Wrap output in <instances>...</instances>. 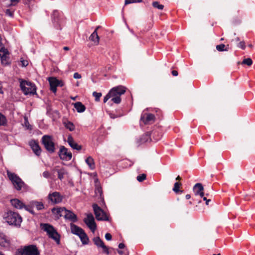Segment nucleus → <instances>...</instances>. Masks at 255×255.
Instances as JSON below:
<instances>
[{
  "instance_id": "6e6d98bb",
  "label": "nucleus",
  "mask_w": 255,
  "mask_h": 255,
  "mask_svg": "<svg viewBox=\"0 0 255 255\" xmlns=\"http://www.w3.org/2000/svg\"><path fill=\"white\" fill-rule=\"evenodd\" d=\"M63 49L64 50H66V51H68V50H70V48L69 47H67V46H65L63 47Z\"/></svg>"
},
{
  "instance_id": "f704fd0d",
  "label": "nucleus",
  "mask_w": 255,
  "mask_h": 255,
  "mask_svg": "<svg viewBox=\"0 0 255 255\" xmlns=\"http://www.w3.org/2000/svg\"><path fill=\"white\" fill-rule=\"evenodd\" d=\"M225 45L223 44H221L220 45H218L216 46V49L219 51H227L228 49L226 48H225Z\"/></svg>"
},
{
  "instance_id": "ddd939ff",
  "label": "nucleus",
  "mask_w": 255,
  "mask_h": 255,
  "mask_svg": "<svg viewBox=\"0 0 255 255\" xmlns=\"http://www.w3.org/2000/svg\"><path fill=\"white\" fill-rule=\"evenodd\" d=\"M48 81L50 86V90L54 93L56 92L57 87H62L63 86V82L61 80H58L55 77H50Z\"/></svg>"
},
{
  "instance_id": "58836bf2",
  "label": "nucleus",
  "mask_w": 255,
  "mask_h": 255,
  "mask_svg": "<svg viewBox=\"0 0 255 255\" xmlns=\"http://www.w3.org/2000/svg\"><path fill=\"white\" fill-rule=\"evenodd\" d=\"M13 12H14V11L13 10H10V9H7L5 10L6 15H7L10 17H13Z\"/></svg>"
},
{
  "instance_id": "338daca9",
  "label": "nucleus",
  "mask_w": 255,
  "mask_h": 255,
  "mask_svg": "<svg viewBox=\"0 0 255 255\" xmlns=\"http://www.w3.org/2000/svg\"><path fill=\"white\" fill-rule=\"evenodd\" d=\"M38 210H40V209H41L42 208H37Z\"/></svg>"
},
{
  "instance_id": "bf43d9fd",
  "label": "nucleus",
  "mask_w": 255,
  "mask_h": 255,
  "mask_svg": "<svg viewBox=\"0 0 255 255\" xmlns=\"http://www.w3.org/2000/svg\"><path fill=\"white\" fill-rule=\"evenodd\" d=\"M176 180H181V178L180 177V176H178L176 178Z\"/></svg>"
},
{
  "instance_id": "e2e57ef3",
  "label": "nucleus",
  "mask_w": 255,
  "mask_h": 255,
  "mask_svg": "<svg viewBox=\"0 0 255 255\" xmlns=\"http://www.w3.org/2000/svg\"><path fill=\"white\" fill-rule=\"evenodd\" d=\"M236 39H237V41H239V40H240L239 37H237V38H236Z\"/></svg>"
},
{
  "instance_id": "e433bc0d",
  "label": "nucleus",
  "mask_w": 255,
  "mask_h": 255,
  "mask_svg": "<svg viewBox=\"0 0 255 255\" xmlns=\"http://www.w3.org/2000/svg\"><path fill=\"white\" fill-rule=\"evenodd\" d=\"M146 174H142L137 176L136 179L139 182H142L146 179Z\"/></svg>"
},
{
  "instance_id": "5fc2aeb1",
  "label": "nucleus",
  "mask_w": 255,
  "mask_h": 255,
  "mask_svg": "<svg viewBox=\"0 0 255 255\" xmlns=\"http://www.w3.org/2000/svg\"><path fill=\"white\" fill-rule=\"evenodd\" d=\"M2 85H1V82L0 81V94H2L3 93V91H2Z\"/></svg>"
},
{
  "instance_id": "8fccbe9b",
  "label": "nucleus",
  "mask_w": 255,
  "mask_h": 255,
  "mask_svg": "<svg viewBox=\"0 0 255 255\" xmlns=\"http://www.w3.org/2000/svg\"><path fill=\"white\" fill-rule=\"evenodd\" d=\"M178 72H177V71H176V70H173V71H172V75H173V76H177V75H178Z\"/></svg>"
},
{
  "instance_id": "37998d69",
  "label": "nucleus",
  "mask_w": 255,
  "mask_h": 255,
  "mask_svg": "<svg viewBox=\"0 0 255 255\" xmlns=\"http://www.w3.org/2000/svg\"><path fill=\"white\" fill-rule=\"evenodd\" d=\"M20 63H21V65L24 67L27 66L28 64V62L27 60H21Z\"/></svg>"
},
{
  "instance_id": "7ed1b4c3",
  "label": "nucleus",
  "mask_w": 255,
  "mask_h": 255,
  "mask_svg": "<svg viewBox=\"0 0 255 255\" xmlns=\"http://www.w3.org/2000/svg\"><path fill=\"white\" fill-rule=\"evenodd\" d=\"M126 88L123 86H119L112 88L109 93L111 101L116 104H119L121 102V96L126 92Z\"/></svg>"
},
{
  "instance_id": "9d476101",
  "label": "nucleus",
  "mask_w": 255,
  "mask_h": 255,
  "mask_svg": "<svg viewBox=\"0 0 255 255\" xmlns=\"http://www.w3.org/2000/svg\"><path fill=\"white\" fill-rule=\"evenodd\" d=\"M155 118L154 115L148 113H143L140 117V125H151L154 123Z\"/></svg>"
},
{
  "instance_id": "f3484780",
  "label": "nucleus",
  "mask_w": 255,
  "mask_h": 255,
  "mask_svg": "<svg viewBox=\"0 0 255 255\" xmlns=\"http://www.w3.org/2000/svg\"><path fill=\"white\" fill-rule=\"evenodd\" d=\"M67 142L69 145L74 149L80 150L81 149L82 147L81 145L78 144L74 140L73 138L71 135H69L67 138Z\"/></svg>"
},
{
  "instance_id": "052dcab7",
  "label": "nucleus",
  "mask_w": 255,
  "mask_h": 255,
  "mask_svg": "<svg viewBox=\"0 0 255 255\" xmlns=\"http://www.w3.org/2000/svg\"><path fill=\"white\" fill-rule=\"evenodd\" d=\"M110 117L111 118L114 119L116 118V117L113 114H111Z\"/></svg>"
},
{
  "instance_id": "bb28decb",
  "label": "nucleus",
  "mask_w": 255,
  "mask_h": 255,
  "mask_svg": "<svg viewBox=\"0 0 255 255\" xmlns=\"http://www.w3.org/2000/svg\"><path fill=\"white\" fill-rule=\"evenodd\" d=\"M86 162L91 169H94L95 168V166L94 159L92 157L89 156L87 157L86 159Z\"/></svg>"
},
{
  "instance_id": "9b49d317",
  "label": "nucleus",
  "mask_w": 255,
  "mask_h": 255,
  "mask_svg": "<svg viewBox=\"0 0 255 255\" xmlns=\"http://www.w3.org/2000/svg\"><path fill=\"white\" fill-rule=\"evenodd\" d=\"M96 218L98 221H109V214L102 208H93Z\"/></svg>"
},
{
  "instance_id": "ea45409f",
  "label": "nucleus",
  "mask_w": 255,
  "mask_h": 255,
  "mask_svg": "<svg viewBox=\"0 0 255 255\" xmlns=\"http://www.w3.org/2000/svg\"><path fill=\"white\" fill-rule=\"evenodd\" d=\"M156 133V131H153L152 132V136H153V137L154 138V140L155 141H157L161 137V134H158V137H154V135H155Z\"/></svg>"
},
{
  "instance_id": "6e6552de",
  "label": "nucleus",
  "mask_w": 255,
  "mask_h": 255,
  "mask_svg": "<svg viewBox=\"0 0 255 255\" xmlns=\"http://www.w3.org/2000/svg\"><path fill=\"white\" fill-rule=\"evenodd\" d=\"M20 87L25 95L34 94L36 93V87L31 82L23 81L20 83Z\"/></svg>"
},
{
  "instance_id": "f8f14e48",
  "label": "nucleus",
  "mask_w": 255,
  "mask_h": 255,
  "mask_svg": "<svg viewBox=\"0 0 255 255\" xmlns=\"http://www.w3.org/2000/svg\"><path fill=\"white\" fill-rule=\"evenodd\" d=\"M95 194L96 196L98 198L99 200V205L97 204H94L92 207H100V206H104L105 205V203L104 200V197L103 196V191L101 187L97 186L95 189Z\"/></svg>"
},
{
  "instance_id": "a878e982",
  "label": "nucleus",
  "mask_w": 255,
  "mask_h": 255,
  "mask_svg": "<svg viewBox=\"0 0 255 255\" xmlns=\"http://www.w3.org/2000/svg\"><path fill=\"white\" fill-rule=\"evenodd\" d=\"M80 238L81 241L82 242V244L83 245H87L88 244L89 239L87 236V235L86 234V233L84 232L79 236Z\"/></svg>"
},
{
  "instance_id": "7c9ffc66",
  "label": "nucleus",
  "mask_w": 255,
  "mask_h": 255,
  "mask_svg": "<svg viewBox=\"0 0 255 255\" xmlns=\"http://www.w3.org/2000/svg\"><path fill=\"white\" fill-rule=\"evenodd\" d=\"M7 120L4 116L0 113V126H5Z\"/></svg>"
},
{
  "instance_id": "09e8293b",
  "label": "nucleus",
  "mask_w": 255,
  "mask_h": 255,
  "mask_svg": "<svg viewBox=\"0 0 255 255\" xmlns=\"http://www.w3.org/2000/svg\"><path fill=\"white\" fill-rule=\"evenodd\" d=\"M203 200L204 201H206V205H209V202H211V200L210 199H208L207 200V198L206 197H203Z\"/></svg>"
},
{
  "instance_id": "dca6fc26",
  "label": "nucleus",
  "mask_w": 255,
  "mask_h": 255,
  "mask_svg": "<svg viewBox=\"0 0 255 255\" xmlns=\"http://www.w3.org/2000/svg\"><path fill=\"white\" fill-rule=\"evenodd\" d=\"M52 19L53 23L60 25L63 21L62 15L58 10H54L52 14Z\"/></svg>"
},
{
  "instance_id": "c9c22d12",
  "label": "nucleus",
  "mask_w": 255,
  "mask_h": 255,
  "mask_svg": "<svg viewBox=\"0 0 255 255\" xmlns=\"http://www.w3.org/2000/svg\"><path fill=\"white\" fill-rule=\"evenodd\" d=\"M93 95L95 98V100L96 101H99L100 100L101 97L102 96V93L94 92L93 93Z\"/></svg>"
},
{
  "instance_id": "72a5a7b5",
  "label": "nucleus",
  "mask_w": 255,
  "mask_h": 255,
  "mask_svg": "<svg viewBox=\"0 0 255 255\" xmlns=\"http://www.w3.org/2000/svg\"><path fill=\"white\" fill-rule=\"evenodd\" d=\"M65 173L66 172H65V171L64 170V169H61L59 170L58 171V178L60 180H62L63 178L64 175H65Z\"/></svg>"
},
{
  "instance_id": "13d9d810",
  "label": "nucleus",
  "mask_w": 255,
  "mask_h": 255,
  "mask_svg": "<svg viewBox=\"0 0 255 255\" xmlns=\"http://www.w3.org/2000/svg\"><path fill=\"white\" fill-rule=\"evenodd\" d=\"M191 198V196L190 194H187L186 195V199H189Z\"/></svg>"
},
{
  "instance_id": "864d4df0",
  "label": "nucleus",
  "mask_w": 255,
  "mask_h": 255,
  "mask_svg": "<svg viewBox=\"0 0 255 255\" xmlns=\"http://www.w3.org/2000/svg\"><path fill=\"white\" fill-rule=\"evenodd\" d=\"M19 1V0H11L12 5H14L15 3L18 2Z\"/></svg>"
},
{
  "instance_id": "79ce46f5",
  "label": "nucleus",
  "mask_w": 255,
  "mask_h": 255,
  "mask_svg": "<svg viewBox=\"0 0 255 255\" xmlns=\"http://www.w3.org/2000/svg\"><path fill=\"white\" fill-rule=\"evenodd\" d=\"M238 46L243 49H245L246 48L245 43L244 41H241L238 45Z\"/></svg>"
},
{
  "instance_id": "4c0bfd02",
  "label": "nucleus",
  "mask_w": 255,
  "mask_h": 255,
  "mask_svg": "<svg viewBox=\"0 0 255 255\" xmlns=\"http://www.w3.org/2000/svg\"><path fill=\"white\" fill-rule=\"evenodd\" d=\"M142 0H125V4L127 5L134 2H140Z\"/></svg>"
},
{
  "instance_id": "423d86ee",
  "label": "nucleus",
  "mask_w": 255,
  "mask_h": 255,
  "mask_svg": "<svg viewBox=\"0 0 255 255\" xmlns=\"http://www.w3.org/2000/svg\"><path fill=\"white\" fill-rule=\"evenodd\" d=\"M7 175L16 190H21L24 187V183L16 174L8 172Z\"/></svg>"
},
{
  "instance_id": "c756f323",
  "label": "nucleus",
  "mask_w": 255,
  "mask_h": 255,
  "mask_svg": "<svg viewBox=\"0 0 255 255\" xmlns=\"http://www.w3.org/2000/svg\"><path fill=\"white\" fill-rule=\"evenodd\" d=\"M64 124L66 128L68 129L70 131H73L74 130L75 126L72 123L70 122H67V123H65Z\"/></svg>"
},
{
  "instance_id": "473e14b6",
  "label": "nucleus",
  "mask_w": 255,
  "mask_h": 255,
  "mask_svg": "<svg viewBox=\"0 0 255 255\" xmlns=\"http://www.w3.org/2000/svg\"><path fill=\"white\" fill-rule=\"evenodd\" d=\"M242 64H245V65H247L248 66H251L253 64V61L252 60L249 58H246V59H244L243 60V61H242Z\"/></svg>"
},
{
  "instance_id": "a211bd4d",
  "label": "nucleus",
  "mask_w": 255,
  "mask_h": 255,
  "mask_svg": "<svg viewBox=\"0 0 255 255\" xmlns=\"http://www.w3.org/2000/svg\"><path fill=\"white\" fill-rule=\"evenodd\" d=\"M194 192L196 195H199L201 197H203L204 193L203 192L204 187L202 184L197 183L193 188Z\"/></svg>"
},
{
  "instance_id": "49530a36",
  "label": "nucleus",
  "mask_w": 255,
  "mask_h": 255,
  "mask_svg": "<svg viewBox=\"0 0 255 255\" xmlns=\"http://www.w3.org/2000/svg\"><path fill=\"white\" fill-rule=\"evenodd\" d=\"M73 77L75 79H80L81 78V75L78 73H75Z\"/></svg>"
},
{
  "instance_id": "680f3d73",
  "label": "nucleus",
  "mask_w": 255,
  "mask_h": 255,
  "mask_svg": "<svg viewBox=\"0 0 255 255\" xmlns=\"http://www.w3.org/2000/svg\"><path fill=\"white\" fill-rule=\"evenodd\" d=\"M25 120L26 121V123L28 124V121L26 119H25Z\"/></svg>"
},
{
  "instance_id": "0e129e2a",
  "label": "nucleus",
  "mask_w": 255,
  "mask_h": 255,
  "mask_svg": "<svg viewBox=\"0 0 255 255\" xmlns=\"http://www.w3.org/2000/svg\"><path fill=\"white\" fill-rule=\"evenodd\" d=\"M213 255H221V254H217V255L216 254H213Z\"/></svg>"
},
{
  "instance_id": "4468645a",
  "label": "nucleus",
  "mask_w": 255,
  "mask_h": 255,
  "mask_svg": "<svg viewBox=\"0 0 255 255\" xmlns=\"http://www.w3.org/2000/svg\"><path fill=\"white\" fill-rule=\"evenodd\" d=\"M59 156L62 160H69L72 158V154L68 149L64 146H61L59 151Z\"/></svg>"
},
{
  "instance_id": "de8ad7c7",
  "label": "nucleus",
  "mask_w": 255,
  "mask_h": 255,
  "mask_svg": "<svg viewBox=\"0 0 255 255\" xmlns=\"http://www.w3.org/2000/svg\"><path fill=\"white\" fill-rule=\"evenodd\" d=\"M43 176L45 177V178H48L50 176V173L48 172V171H44L43 173Z\"/></svg>"
},
{
  "instance_id": "b1692460",
  "label": "nucleus",
  "mask_w": 255,
  "mask_h": 255,
  "mask_svg": "<svg viewBox=\"0 0 255 255\" xmlns=\"http://www.w3.org/2000/svg\"><path fill=\"white\" fill-rule=\"evenodd\" d=\"M74 106L78 113H82L86 110L85 106L80 102H77L74 103Z\"/></svg>"
},
{
  "instance_id": "aec40b11",
  "label": "nucleus",
  "mask_w": 255,
  "mask_h": 255,
  "mask_svg": "<svg viewBox=\"0 0 255 255\" xmlns=\"http://www.w3.org/2000/svg\"><path fill=\"white\" fill-rule=\"evenodd\" d=\"M30 145L35 154L39 156L41 153V150L38 143L35 141H31L30 142Z\"/></svg>"
},
{
  "instance_id": "f03ea898",
  "label": "nucleus",
  "mask_w": 255,
  "mask_h": 255,
  "mask_svg": "<svg viewBox=\"0 0 255 255\" xmlns=\"http://www.w3.org/2000/svg\"><path fill=\"white\" fill-rule=\"evenodd\" d=\"M3 219L9 225L16 227L20 226L22 222V218L19 215L11 211L4 213L3 215Z\"/></svg>"
},
{
  "instance_id": "0eeeda50",
  "label": "nucleus",
  "mask_w": 255,
  "mask_h": 255,
  "mask_svg": "<svg viewBox=\"0 0 255 255\" xmlns=\"http://www.w3.org/2000/svg\"><path fill=\"white\" fill-rule=\"evenodd\" d=\"M52 212L54 213L56 212L60 216H62V214H60L61 212H64L65 214L63 215L64 218L68 219L72 222H76L77 220L76 215L73 212L66 209V208H52Z\"/></svg>"
},
{
  "instance_id": "a19ab883",
  "label": "nucleus",
  "mask_w": 255,
  "mask_h": 255,
  "mask_svg": "<svg viewBox=\"0 0 255 255\" xmlns=\"http://www.w3.org/2000/svg\"><path fill=\"white\" fill-rule=\"evenodd\" d=\"M102 248L103 250V252L107 255L109 254L108 248L104 244V246H102Z\"/></svg>"
},
{
  "instance_id": "6ab92c4d",
  "label": "nucleus",
  "mask_w": 255,
  "mask_h": 255,
  "mask_svg": "<svg viewBox=\"0 0 255 255\" xmlns=\"http://www.w3.org/2000/svg\"><path fill=\"white\" fill-rule=\"evenodd\" d=\"M99 26L97 27L94 31L91 34L89 37V39L94 42V44L97 45L99 43V36L97 33V30Z\"/></svg>"
},
{
  "instance_id": "412c9836",
  "label": "nucleus",
  "mask_w": 255,
  "mask_h": 255,
  "mask_svg": "<svg viewBox=\"0 0 255 255\" xmlns=\"http://www.w3.org/2000/svg\"><path fill=\"white\" fill-rule=\"evenodd\" d=\"M71 230L72 234L78 236L82 234V233L85 232L81 228L72 224L71 225Z\"/></svg>"
},
{
  "instance_id": "cd10ccee",
  "label": "nucleus",
  "mask_w": 255,
  "mask_h": 255,
  "mask_svg": "<svg viewBox=\"0 0 255 255\" xmlns=\"http://www.w3.org/2000/svg\"><path fill=\"white\" fill-rule=\"evenodd\" d=\"M181 185H182V184L180 182H177L175 183V184L174 185V187L173 188V191L176 193H178L179 192H180V191L179 189H180V187L181 186ZM181 192L182 191H181Z\"/></svg>"
},
{
  "instance_id": "f257e3e1",
  "label": "nucleus",
  "mask_w": 255,
  "mask_h": 255,
  "mask_svg": "<svg viewBox=\"0 0 255 255\" xmlns=\"http://www.w3.org/2000/svg\"><path fill=\"white\" fill-rule=\"evenodd\" d=\"M40 227L43 231L46 232L49 238L53 240L57 245L60 244V235L52 225L48 223H42Z\"/></svg>"
},
{
  "instance_id": "2f4dec72",
  "label": "nucleus",
  "mask_w": 255,
  "mask_h": 255,
  "mask_svg": "<svg viewBox=\"0 0 255 255\" xmlns=\"http://www.w3.org/2000/svg\"><path fill=\"white\" fill-rule=\"evenodd\" d=\"M30 206L31 207H40L43 205L41 202L37 201H32L30 202Z\"/></svg>"
},
{
  "instance_id": "1a4fd4ad",
  "label": "nucleus",
  "mask_w": 255,
  "mask_h": 255,
  "mask_svg": "<svg viewBox=\"0 0 255 255\" xmlns=\"http://www.w3.org/2000/svg\"><path fill=\"white\" fill-rule=\"evenodd\" d=\"M87 217L83 219V222L89 228L92 233H94L97 229V225L94 217L91 213L87 214Z\"/></svg>"
},
{
  "instance_id": "603ef678",
  "label": "nucleus",
  "mask_w": 255,
  "mask_h": 255,
  "mask_svg": "<svg viewBox=\"0 0 255 255\" xmlns=\"http://www.w3.org/2000/svg\"><path fill=\"white\" fill-rule=\"evenodd\" d=\"M28 212L32 214H34V211L33 208H25Z\"/></svg>"
},
{
  "instance_id": "4be33fe9",
  "label": "nucleus",
  "mask_w": 255,
  "mask_h": 255,
  "mask_svg": "<svg viewBox=\"0 0 255 255\" xmlns=\"http://www.w3.org/2000/svg\"><path fill=\"white\" fill-rule=\"evenodd\" d=\"M10 203L13 207H26L21 201L17 199H11Z\"/></svg>"
},
{
  "instance_id": "774afa93",
  "label": "nucleus",
  "mask_w": 255,
  "mask_h": 255,
  "mask_svg": "<svg viewBox=\"0 0 255 255\" xmlns=\"http://www.w3.org/2000/svg\"><path fill=\"white\" fill-rule=\"evenodd\" d=\"M0 255H3L0 253Z\"/></svg>"
},
{
  "instance_id": "c85d7f7f",
  "label": "nucleus",
  "mask_w": 255,
  "mask_h": 255,
  "mask_svg": "<svg viewBox=\"0 0 255 255\" xmlns=\"http://www.w3.org/2000/svg\"><path fill=\"white\" fill-rule=\"evenodd\" d=\"M152 5L154 8H157L159 10H162L164 8V5L160 4L159 2L157 1H153Z\"/></svg>"
},
{
  "instance_id": "a18cd8bd",
  "label": "nucleus",
  "mask_w": 255,
  "mask_h": 255,
  "mask_svg": "<svg viewBox=\"0 0 255 255\" xmlns=\"http://www.w3.org/2000/svg\"><path fill=\"white\" fill-rule=\"evenodd\" d=\"M111 99L110 94L109 93L105 97L104 99V103L107 102V101L109 99Z\"/></svg>"
},
{
  "instance_id": "5701e85b",
  "label": "nucleus",
  "mask_w": 255,
  "mask_h": 255,
  "mask_svg": "<svg viewBox=\"0 0 255 255\" xmlns=\"http://www.w3.org/2000/svg\"><path fill=\"white\" fill-rule=\"evenodd\" d=\"M150 134L149 133L147 132L144 134H143L138 139V142L139 144H142L150 140Z\"/></svg>"
},
{
  "instance_id": "3c124183",
  "label": "nucleus",
  "mask_w": 255,
  "mask_h": 255,
  "mask_svg": "<svg viewBox=\"0 0 255 255\" xmlns=\"http://www.w3.org/2000/svg\"><path fill=\"white\" fill-rule=\"evenodd\" d=\"M125 247V244H123V243H120V244L119 245V249H124Z\"/></svg>"
},
{
  "instance_id": "69168bd1",
  "label": "nucleus",
  "mask_w": 255,
  "mask_h": 255,
  "mask_svg": "<svg viewBox=\"0 0 255 255\" xmlns=\"http://www.w3.org/2000/svg\"><path fill=\"white\" fill-rule=\"evenodd\" d=\"M73 100H75V98H72Z\"/></svg>"
},
{
  "instance_id": "393cba45",
  "label": "nucleus",
  "mask_w": 255,
  "mask_h": 255,
  "mask_svg": "<svg viewBox=\"0 0 255 255\" xmlns=\"http://www.w3.org/2000/svg\"><path fill=\"white\" fill-rule=\"evenodd\" d=\"M93 241L94 244L98 248H102V246L105 244L103 241L100 239L99 237H95L93 239Z\"/></svg>"
},
{
  "instance_id": "4d7b16f0",
  "label": "nucleus",
  "mask_w": 255,
  "mask_h": 255,
  "mask_svg": "<svg viewBox=\"0 0 255 255\" xmlns=\"http://www.w3.org/2000/svg\"><path fill=\"white\" fill-rule=\"evenodd\" d=\"M117 252L119 254H120L121 255H123V251H122L121 250H118Z\"/></svg>"
},
{
  "instance_id": "c03bdc74",
  "label": "nucleus",
  "mask_w": 255,
  "mask_h": 255,
  "mask_svg": "<svg viewBox=\"0 0 255 255\" xmlns=\"http://www.w3.org/2000/svg\"><path fill=\"white\" fill-rule=\"evenodd\" d=\"M112 235L110 233H106L105 235V238L108 241H110L112 240Z\"/></svg>"
},
{
  "instance_id": "20e7f679",
  "label": "nucleus",
  "mask_w": 255,
  "mask_h": 255,
  "mask_svg": "<svg viewBox=\"0 0 255 255\" xmlns=\"http://www.w3.org/2000/svg\"><path fill=\"white\" fill-rule=\"evenodd\" d=\"M15 255H39V252L36 246L29 245L18 249Z\"/></svg>"
},
{
  "instance_id": "2eb2a0df",
  "label": "nucleus",
  "mask_w": 255,
  "mask_h": 255,
  "mask_svg": "<svg viewBox=\"0 0 255 255\" xmlns=\"http://www.w3.org/2000/svg\"><path fill=\"white\" fill-rule=\"evenodd\" d=\"M48 199L52 203L57 204L62 201V197L59 192H54L49 195Z\"/></svg>"
},
{
  "instance_id": "39448f33",
  "label": "nucleus",
  "mask_w": 255,
  "mask_h": 255,
  "mask_svg": "<svg viewBox=\"0 0 255 255\" xmlns=\"http://www.w3.org/2000/svg\"><path fill=\"white\" fill-rule=\"evenodd\" d=\"M42 143L45 149L50 153L55 151V143L52 136L49 135H44L42 137Z\"/></svg>"
}]
</instances>
